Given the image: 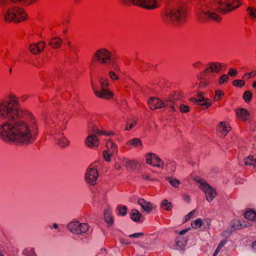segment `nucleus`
I'll list each match as a JSON object with an SVG mask.
<instances>
[{
	"label": "nucleus",
	"mask_w": 256,
	"mask_h": 256,
	"mask_svg": "<svg viewBox=\"0 0 256 256\" xmlns=\"http://www.w3.org/2000/svg\"><path fill=\"white\" fill-rule=\"evenodd\" d=\"M0 139L20 145L34 143L38 136L39 124L35 116L22 108L17 96L10 94L0 100Z\"/></svg>",
	"instance_id": "nucleus-1"
},
{
	"label": "nucleus",
	"mask_w": 256,
	"mask_h": 256,
	"mask_svg": "<svg viewBox=\"0 0 256 256\" xmlns=\"http://www.w3.org/2000/svg\"><path fill=\"white\" fill-rule=\"evenodd\" d=\"M239 6V0H215L212 4L203 6L197 10L196 14L200 20L208 18L216 21L220 20L216 12L232 10Z\"/></svg>",
	"instance_id": "nucleus-2"
},
{
	"label": "nucleus",
	"mask_w": 256,
	"mask_h": 256,
	"mask_svg": "<svg viewBox=\"0 0 256 256\" xmlns=\"http://www.w3.org/2000/svg\"><path fill=\"white\" fill-rule=\"evenodd\" d=\"M36 0H0V7L4 11V19L8 22H19L26 20L27 16L21 8L12 7V3H21L29 5L34 3Z\"/></svg>",
	"instance_id": "nucleus-3"
},
{
	"label": "nucleus",
	"mask_w": 256,
	"mask_h": 256,
	"mask_svg": "<svg viewBox=\"0 0 256 256\" xmlns=\"http://www.w3.org/2000/svg\"><path fill=\"white\" fill-rule=\"evenodd\" d=\"M186 18V12L182 7H176L166 10L163 14L162 20L166 24L180 25Z\"/></svg>",
	"instance_id": "nucleus-4"
},
{
	"label": "nucleus",
	"mask_w": 256,
	"mask_h": 256,
	"mask_svg": "<svg viewBox=\"0 0 256 256\" xmlns=\"http://www.w3.org/2000/svg\"><path fill=\"white\" fill-rule=\"evenodd\" d=\"M94 59L103 64H110L113 68L118 70V64L112 58V52L106 48L97 50L93 56Z\"/></svg>",
	"instance_id": "nucleus-5"
},
{
	"label": "nucleus",
	"mask_w": 256,
	"mask_h": 256,
	"mask_svg": "<svg viewBox=\"0 0 256 256\" xmlns=\"http://www.w3.org/2000/svg\"><path fill=\"white\" fill-rule=\"evenodd\" d=\"M98 165L99 162H96L90 164L86 170L84 180L86 184L91 186L96 184L99 176L97 170Z\"/></svg>",
	"instance_id": "nucleus-6"
},
{
	"label": "nucleus",
	"mask_w": 256,
	"mask_h": 256,
	"mask_svg": "<svg viewBox=\"0 0 256 256\" xmlns=\"http://www.w3.org/2000/svg\"><path fill=\"white\" fill-rule=\"evenodd\" d=\"M67 228L74 234L82 235L88 232L89 226L87 223L74 220L68 224Z\"/></svg>",
	"instance_id": "nucleus-7"
},
{
	"label": "nucleus",
	"mask_w": 256,
	"mask_h": 256,
	"mask_svg": "<svg viewBox=\"0 0 256 256\" xmlns=\"http://www.w3.org/2000/svg\"><path fill=\"white\" fill-rule=\"evenodd\" d=\"M198 182L200 188L205 194L206 200L212 202L217 195L216 190L203 180H199Z\"/></svg>",
	"instance_id": "nucleus-8"
},
{
	"label": "nucleus",
	"mask_w": 256,
	"mask_h": 256,
	"mask_svg": "<svg viewBox=\"0 0 256 256\" xmlns=\"http://www.w3.org/2000/svg\"><path fill=\"white\" fill-rule=\"evenodd\" d=\"M91 86L96 97L106 100H110L113 98L114 94L112 92L106 88H101L99 90L92 81L91 82Z\"/></svg>",
	"instance_id": "nucleus-9"
},
{
	"label": "nucleus",
	"mask_w": 256,
	"mask_h": 256,
	"mask_svg": "<svg viewBox=\"0 0 256 256\" xmlns=\"http://www.w3.org/2000/svg\"><path fill=\"white\" fill-rule=\"evenodd\" d=\"M146 163L153 166L160 168L164 166V162L162 160L155 154L150 153L146 156Z\"/></svg>",
	"instance_id": "nucleus-10"
},
{
	"label": "nucleus",
	"mask_w": 256,
	"mask_h": 256,
	"mask_svg": "<svg viewBox=\"0 0 256 256\" xmlns=\"http://www.w3.org/2000/svg\"><path fill=\"white\" fill-rule=\"evenodd\" d=\"M211 226V220L209 218L202 220L198 218L191 222V226L194 229H198L202 226L205 230L209 229Z\"/></svg>",
	"instance_id": "nucleus-11"
},
{
	"label": "nucleus",
	"mask_w": 256,
	"mask_h": 256,
	"mask_svg": "<svg viewBox=\"0 0 256 256\" xmlns=\"http://www.w3.org/2000/svg\"><path fill=\"white\" fill-rule=\"evenodd\" d=\"M231 130V127L228 122L222 121L216 126V130L219 136L224 138Z\"/></svg>",
	"instance_id": "nucleus-12"
},
{
	"label": "nucleus",
	"mask_w": 256,
	"mask_h": 256,
	"mask_svg": "<svg viewBox=\"0 0 256 256\" xmlns=\"http://www.w3.org/2000/svg\"><path fill=\"white\" fill-rule=\"evenodd\" d=\"M136 6L148 10H154L158 6L157 0H138Z\"/></svg>",
	"instance_id": "nucleus-13"
},
{
	"label": "nucleus",
	"mask_w": 256,
	"mask_h": 256,
	"mask_svg": "<svg viewBox=\"0 0 256 256\" xmlns=\"http://www.w3.org/2000/svg\"><path fill=\"white\" fill-rule=\"evenodd\" d=\"M92 133L89 134L85 140V144L86 146L90 148H94L98 147L100 144L98 138L94 134Z\"/></svg>",
	"instance_id": "nucleus-14"
},
{
	"label": "nucleus",
	"mask_w": 256,
	"mask_h": 256,
	"mask_svg": "<svg viewBox=\"0 0 256 256\" xmlns=\"http://www.w3.org/2000/svg\"><path fill=\"white\" fill-rule=\"evenodd\" d=\"M138 203L141 206L142 210L148 214H149L156 208V206L153 203L146 201L142 198L138 200Z\"/></svg>",
	"instance_id": "nucleus-15"
},
{
	"label": "nucleus",
	"mask_w": 256,
	"mask_h": 256,
	"mask_svg": "<svg viewBox=\"0 0 256 256\" xmlns=\"http://www.w3.org/2000/svg\"><path fill=\"white\" fill-rule=\"evenodd\" d=\"M221 64L217 62L209 63L204 70L205 73H218L222 69Z\"/></svg>",
	"instance_id": "nucleus-16"
},
{
	"label": "nucleus",
	"mask_w": 256,
	"mask_h": 256,
	"mask_svg": "<svg viewBox=\"0 0 256 256\" xmlns=\"http://www.w3.org/2000/svg\"><path fill=\"white\" fill-rule=\"evenodd\" d=\"M56 144L61 148H65L69 146L70 140L64 135L63 133L54 136Z\"/></svg>",
	"instance_id": "nucleus-17"
},
{
	"label": "nucleus",
	"mask_w": 256,
	"mask_h": 256,
	"mask_svg": "<svg viewBox=\"0 0 256 256\" xmlns=\"http://www.w3.org/2000/svg\"><path fill=\"white\" fill-rule=\"evenodd\" d=\"M149 108L151 110L160 108L164 107L163 102L158 98H152L148 100Z\"/></svg>",
	"instance_id": "nucleus-18"
},
{
	"label": "nucleus",
	"mask_w": 256,
	"mask_h": 256,
	"mask_svg": "<svg viewBox=\"0 0 256 256\" xmlns=\"http://www.w3.org/2000/svg\"><path fill=\"white\" fill-rule=\"evenodd\" d=\"M236 116L238 120L246 122L248 120L250 114L246 108H240L236 110Z\"/></svg>",
	"instance_id": "nucleus-19"
},
{
	"label": "nucleus",
	"mask_w": 256,
	"mask_h": 256,
	"mask_svg": "<svg viewBox=\"0 0 256 256\" xmlns=\"http://www.w3.org/2000/svg\"><path fill=\"white\" fill-rule=\"evenodd\" d=\"M46 46L44 42H40L35 44H31L30 46V50L33 54H36L42 52Z\"/></svg>",
	"instance_id": "nucleus-20"
},
{
	"label": "nucleus",
	"mask_w": 256,
	"mask_h": 256,
	"mask_svg": "<svg viewBox=\"0 0 256 256\" xmlns=\"http://www.w3.org/2000/svg\"><path fill=\"white\" fill-rule=\"evenodd\" d=\"M126 145L130 148H134L138 150H142L143 144L140 139L134 138L129 140L126 142Z\"/></svg>",
	"instance_id": "nucleus-21"
},
{
	"label": "nucleus",
	"mask_w": 256,
	"mask_h": 256,
	"mask_svg": "<svg viewBox=\"0 0 256 256\" xmlns=\"http://www.w3.org/2000/svg\"><path fill=\"white\" fill-rule=\"evenodd\" d=\"M112 208L108 206L104 212V220L110 226H111L114 223V218L112 216Z\"/></svg>",
	"instance_id": "nucleus-22"
},
{
	"label": "nucleus",
	"mask_w": 256,
	"mask_h": 256,
	"mask_svg": "<svg viewBox=\"0 0 256 256\" xmlns=\"http://www.w3.org/2000/svg\"><path fill=\"white\" fill-rule=\"evenodd\" d=\"M122 162L125 166L130 170L134 169L138 166V162L134 160L124 158H122Z\"/></svg>",
	"instance_id": "nucleus-23"
},
{
	"label": "nucleus",
	"mask_w": 256,
	"mask_h": 256,
	"mask_svg": "<svg viewBox=\"0 0 256 256\" xmlns=\"http://www.w3.org/2000/svg\"><path fill=\"white\" fill-rule=\"evenodd\" d=\"M62 44V40L59 37H53L48 42L49 46L53 48H58Z\"/></svg>",
	"instance_id": "nucleus-24"
},
{
	"label": "nucleus",
	"mask_w": 256,
	"mask_h": 256,
	"mask_svg": "<svg viewBox=\"0 0 256 256\" xmlns=\"http://www.w3.org/2000/svg\"><path fill=\"white\" fill-rule=\"evenodd\" d=\"M108 152L112 154H116L118 151L116 145L110 140H108L106 144Z\"/></svg>",
	"instance_id": "nucleus-25"
},
{
	"label": "nucleus",
	"mask_w": 256,
	"mask_h": 256,
	"mask_svg": "<svg viewBox=\"0 0 256 256\" xmlns=\"http://www.w3.org/2000/svg\"><path fill=\"white\" fill-rule=\"evenodd\" d=\"M230 226L234 229H240L249 226L248 224H246L240 222V220L237 219L233 220L230 222Z\"/></svg>",
	"instance_id": "nucleus-26"
},
{
	"label": "nucleus",
	"mask_w": 256,
	"mask_h": 256,
	"mask_svg": "<svg viewBox=\"0 0 256 256\" xmlns=\"http://www.w3.org/2000/svg\"><path fill=\"white\" fill-rule=\"evenodd\" d=\"M94 133H96L99 135H103L106 136H110L114 135V132L112 131H107L104 130H100L98 128H94Z\"/></svg>",
	"instance_id": "nucleus-27"
},
{
	"label": "nucleus",
	"mask_w": 256,
	"mask_h": 256,
	"mask_svg": "<svg viewBox=\"0 0 256 256\" xmlns=\"http://www.w3.org/2000/svg\"><path fill=\"white\" fill-rule=\"evenodd\" d=\"M130 218L134 222L140 220L142 215L136 209L132 210L130 212Z\"/></svg>",
	"instance_id": "nucleus-28"
},
{
	"label": "nucleus",
	"mask_w": 256,
	"mask_h": 256,
	"mask_svg": "<svg viewBox=\"0 0 256 256\" xmlns=\"http://www.w3.org/2000/svg\"><path fill=\"white\" fill-rule=\"evenodd\" d=\"M244 218L251 221H256V212L250 210L244 214Z\"/></svg>",
	"instance_id": "nucleus-29"
},
{
	"label": "nucleus",
	"mask_w": 256,
	"mask_h": 256,
	"mask_svg": "<svg viewBox=\"0 0 256 256\" xmlns=\"http://www.w3.org/2000/svg\"><path fill=\"white\" fill-rule=\"evenodd\" d=\"M164 107H168L170 108V110L171 112H174L176 111L175 108L174 106V102L170 98H169L168 99L166 100L164 102H163Z\"/></svg>",
	"instance_id": "nucleus-30"
},
{
	"label": "nucleus",
	"mask_w": 256,
	"mask_h": 256,
	"mask_svg": "<svg viewBox=\"0 0 256 256\" xmlns=\"http://www.w3.org/2000/svg\"><path fill=\"white\" fill-rule=\"evenodd\" d=\"M176 242L178 248L182 249L186 244V240L184 237L178 236Z\"/></svg>",
	"instance_id": "nucleus-31"
},
{
	"label": "nucleus",
	"mask_w": 256,
	"mask_h": 256,
	"mask_svg": "<svg viewBox=\"0 0 256 256\" xmlns=\"http://www.w3.org/2000/svg\"><path fill=\"white\" fill-rule=\"evenodd\" d=\"M166 180L175 188H178L180 184L178 179L172 177H166Z\"/></svg>",
	"instance_id": "nucleus-32"
},
{
	"label": "nucleus",
	"mask_w": 256,
	"mask_h": 256,
	"mask_svg": "<svg viewBox=\"0 0 256 256\" xmlns=\"http://www.w3.org/2000/svg\"><path fill=\"white\" fill-rule=\"evenodd\" d=\"M137 121L136 120L130 119L128 120L126 122V126L124 130L126 131H129L136 126Z\"/></svg>",
	"instance_id": "nucleus-33"
},
{
	"label": "nucleus",
	"mask_w": 256,
	"mask_h": 256,
	"mask_svg": "<svg viewBox=\"0 0 256 256\" xmlns=\"http://www.w3.org/2000/svg\"><path fill=\"white\" fill-rule=\"evenodd\" d=\"M22 254L24 256H37L34 250L32 248H28L24 250Z\"/></svg>",
	"instance_id": "nucleus-34"
},
{
	"label": "nucleus",
	"mask_w": 256,
	"mask_h": 256,
	"mask_svg": "<svg viewBox=\"0 0 256 256\" xmlns=\"http://www.w3.org/2000/svg\"><path fill=\"white\" fill-rule=\"evenodd\" d=\"M245 164L246 165L256 166V157L252 156H248L245 161Z\"/></svg>",
	"instance_id": "nucleus-35"
},
{
	"label": "nucleus",
	"mask_w": 256,
	"mask_h": 256,
	"mask_svg": "<svg viewBox=\"0 0 256 256\" xmlns=\"http://www.w3.org/2000/svg\"><path fill=\"white\" fill-rule=\"evenodd\" d=\"M161 206L166 210H170L172 208V204L167 200H164L161 202Z\"/></svg>",
	"instance_id": "nucleus-36"
},
{
	"label": "nucleus",
	"mask_w": 256,
	"mask_h": 256,
	"mask_svg": "<svg viewBox=\"0 0 256 256\" xmlns=\"http://www.w3.org/2000/svg\"><path fill=\"white\" fill-rule=\"evenodd\" d=\"M110 70L108 72V76L110 79L112 80H118L119 79V76L116 73V72H118L120 70V68H118V70Z\"/></svg>",
	"instance_id": "nucleus-37"
},
{
	"label": "nucleus",
	"mask_w": 256,
	"mask_h": 256,
	"mask_svg": "<svg viewBox=\"0 0 256 256\" xmlns=\"http://www.w3.org/2000/svg\"><path fill=\"white\" fill-rule=\"evenodd\" d=\"M99 83L101 88H106L109 86L108 80L106 78H100L99 80Z\"/></svg>",
	"instance_id": "nucleus-38"
},
{
	"label": "nucleus",
	"mask_w": 256,
	"mask_h": 256,
	"mask_svg": "<svg viewBox=\"0 0 256 256\" xmlns=\"http://www.w3.org/2000/svg\"><path fill=\"white\" fill-rule=\"evenodd\" d=\"M118 214L121 216H124L127 214V208L124 206H118L117 207Z\"/></svg>",
	"instance_id": "nucleus-39"
},
{
	"label": "nucleus",
	"mask_w": 256,
	"mask_h": 256,
	"mask_svg": "<svg viewBox=\"0 0 256 256\" xmlns=\"http://www.w3.org/2000/svg\"><path fill=\"white\" fill-rule=\"evenodd\" d=\"M224 92L220 90H216L215 91V95L214 98V101H218L222 98L224 96Z\"/></svg>",
	"instance_id": "nucleus-40"
},
{
	"label": "nucleus",
	"mask_w": 256,
	"mask_h": 256,
	"mask_svg": "<svg viewBox=\"0 0 256 256\" xmlns=\"http://www.w3.org/2000/svg\"><path fill=\"white\" fill-rule=\"evenodd\" d=\"M212 102L209 98H206L202 102H200L198 103L200 106H204L205 108H208L212 105Z\"/></svg>",
	"instance_id": "nucleus-41"
},
{
	"label": "nucleus",
	"mask_w": 256,
	"mask_h": 256,
	"mask_svg": "<svg viewBox=\"0 0 256 256\" xmlns=\"http://www.w3.org/2000/svg\"><path fill=\"white\" fill-rule=\"evenodd\" d=\"M246 10L249 16L256 20V8L254 7H248L247 8Z\"/></svg>",
	"instance_id": "nucleus-42"
},
{
	"label": "nucleus",
	"mask_w": 256,
	"mask_h": 256,
	"mask_svg": "<svg viewBox=\"0 0 256 256\" xmlns=\"http://www.w3.org/2000/svg\"><path fill=\"white\" fill-rule=\"evenodd\" d=\"M252 94L250 91H246L243 94V98L244 100L248 102L250 101L252 98Z\"/></svg>",
	"instance_id": "nucleus-43"
},
{
	"label": "nucleus",
	"mask_w": 256,
	"mask_h": 256,
	"mask_svg": "<svg viewBox=\"0 0 256 256\" xmlns=\"http://www.w3.org/2000/svg\"><path fill=\"white\" fill-rule=\"evenodd\" d=\"M232 84L234 86L242 88L244 85L245 82L243 80H236L233 81Z\"/></svg>",
	"instance_id": "nucleus-44"
},
{
	"label": "nucleus",
	"mask_w": 256,
	"mask_h": 256,
	"mask_svg": "<svg viewBox=\"0 0 256 256\" xmlns=\"http://www.w3.org/2000/svg\"><path fill=\"white\" fill-rule=\"evenodd\" d=\"M113 154H114L104 150L103 152L102 156L106 161L110 162V157Z\"/></svg>",
	"instance_id": "nucleus-45"
},
{
	"label": "nucleus",
	"mask_w": 256,
	"mask_h": 256,
	"mask_svg": "<svg viewBox=\"0 0 256 256\" xmlns=\"http://www.w3.org/2000/svg\"><path fill=\"white\" fill-rule=\"evenodd\" d=\"M170 98L175 102L180 100L182 98V96L180 93L178 92H176Z\"/></svg>",
	"instance_id": "nucleus-46"
},
{
	"label": "nucleus",
	"mask_w": 256,
	"mask_h": 256,
	"mask_svg": "<svg viewBox=\"0 0 256 256\" xmlns=\"http://www.w3.org/2000/svg\"><path fill=\"white\" fill-rule=\"evenodd\" d=\"M166 168L168 170H170V172H174L176 170V164L174 162H170L166 165Z\"/></svg>",
	"instance_id": "nucleus-47"
},
{
	"label": "nucleus",
	"mask_w": 256,
	"mask_h": 256,
	"mask_svg": "<svg viewBox=\"0 0 256 256\" xmlns=\"http://www.w3.org/2000/svg\"><path fill=\"white\" fill-rule=\"evenodd\" d=\"M256 76V71L254 70L251 72H248L245 74L243 76L242 78L244 79H249L250 78H252Z\"/></svg>",
	"instance_id": "nucleus-48"
},
{
	"label": "nucleus",
	"mask_w": 256,
	"mask_h": 256,
	"mask_svg": "<svg viewBox=\"0 0 256 256\" xmlns=\"http://www.w3.org/2000/svg\"><path fill=\"white\" fill-rule=\"evenodd\" d=\"M229 78L228 75L224 74H222L219 80V84H222L224 82H227Z\"/></svg>",
	"instance_id": "nucleus-49"
},
{
	"label": "nucleus",
	"mask_w": 256,
	"mask_h": 256,
	"mask_svg": "<svg viewBox=\"0 0 256 256\" xmlns=\"http://www.w3.org/2000/svg\"><path fill=\"white\" fill-rule=\"evenodd\" d=\"M180 110L182 112H188L190 111V108L184 104H182L180 106Z\"/></svg>",
	"instance_id": "nucleus-50"
},
{
	"label": "nucleus",
	"mask_w": 256,
	"mask_h": 256,
	"mask_svg": "<svg viewBox=\"0 0 256 256\" xmlns=\"http://www.w3.org/2000/svg\"><path fill=\"white\" fill-rule=\"evenodd\" d=\"M123 3L126 4H133L134 5L136 4L138 0H120Z\"/></svg>",
	"instance_id": "nucleus-51"
},
{
	"label": "nucleus",
	"mask_w": 256,
	"mask_h": 256,
	"mask_svg": "<svg viewBox=\"0 0 256 256\" xmlns=\"http://www.w3.org/2000/svg\"><path fill=\"white\" fill-rule=\"evenodd\" d=\"M196 212V210H194L190 212L184 218L185 221H187L188 220L194 217V214Z\"/></svg>",
	"instance_id": "nucleus-52"
},
{
	"label": "nucleus",
	"mask_w": 256,
	"mask_h": 256,
	"mask_svg": "<svg viewBox=\"0 0 256 256\" xmlns=\"http://www.w3.org/2000/svg\"><path fill=\"white\" fill-rule=\"evenodd\" d=\"M206 99V98L204 97L202 94H200L198 96V98H194V100L196 101V102L197 104L200 102H202Z\"/></svg>",
	"instance_id": "nucleus-53"
},
{
	"label": "nucleus",
	"mask_w": 256,
	"mask_h": 256,
	"mask_svg": "<svg viewBox=\"0 0 256 256\" xmlns=\"http://www.w3.org/2000/svg\"><path fill=\"white\" fill-rule=\"evenodd\" d=\"M144 236V234L142 232H138V233H136V234H130V235H129V237L130 238H137L140 236Z\"/></svg>",
	"instance_id": "nucleus-54"
},
{
	"label": "nucleus",
	"mask_w": 256,
	"mask_h": 256,
	"mask_svg": "<svg viewBox=\"0 0 256 256\" xmlns=\"http://www.w3.org/2000/svg\"><path fill=\"white\" fill-rule=\"evenodd\" d=\"M228 74L231 76H234L238 74V72L236 69L230 68L229 70Z\"/></svg>",
	"instance_id": "nucleus-55"
},
{
	"label": "nucleus",
	"mask_w": 256,
	"mask_h": 256,
	"mask_svg": "<svg viewBox=\"0 0 256 256\" xmlns=\"http://www.w3.org/2000/svg\"><path fill=\"white\" fill-rule=\"evenodd\" d=\"M202 66V63L200 61H197L192 64V66L194 68L200 69Z\"/></svg>",
	"instance_id": "nucleus-56"
},
{
	"label": "nucleus",
	"mask_w": 256,
	"mask_h": 256,
	"mask_svg": "<svg viewBox=\"0 0 256 256\" xmlns=\"http://www.w3.org/2000/svg\"><path fill=\"white\" fill-rule=\"evenodd\" d=\"M209 84V82L206 80H204L203 82H202L200 84V88H204L206 86H208Z\"/></svg>",
	"instance_id": "nucleus-57"
},
{
	"label": "nucleus",
	"mask_w": 256,
	"mask_h": 256,
	"mask_svg": "<svg viewBox=\"0 0 256 256\" xmlns=\"http://www.w3.org/2000/svg\"><path fill=\"white\" fill-rule=\"evenodd\" d=\"M114 168L118 170H119L122 168V164L118 162H116L115 163Z\"/></svg>",
	"instance_id": "nucleus-58"
},
{
	"label": "nucleus",
	"mask_w": 256,
	"mask_h": 256,
	"mask_svg": "<svg viewBox=\"0 0 256 256\" xmlns=\"http://www.w3.org/2000/svg\"><path fill=\"white\" fill-rule=\"evenodd\" d=\"M190 230V228H188V229H185V230H184L180 232H179L178 234L180 235L179 236H182V235H184V234H185L186 232H188V231Z\"/></svg>",
	"instance_id": "nucleus-59"
},
{
	"label": "nucleus",
	"mask_w": 256,
	"mask_h": 256,
	"mask_svg": "<svg viewBox=\"0 0 256 256\" xmlns=\"http://www.w3.org/2000/svg\"><path fill=\"white\" fill-rule=\"evenodd\" d=\"M226 240H222L221 241L220 244H218V247L220 248H222L224 245L226 244Z\"/></svg>",
	"instance_id": "nucleus-60"
},
{
	"label": "nucleus",
	"mask_w": 256,
	"mask_h": 256,
	"mask_svg": "<svg viewBox=\"0 0 256 256\" xmlns=\"http://www.w3.org/2000/svg\"><path fill=\"white\" fill-rule=\"evenodd\" d=\"M50 228L58 229L59 226L57 224L54 223L52 226H50Z\"/></svg>",
	"instance_id": "nucleus-61"
},
{
	"label": "nucleus",
	"mask_w": 256,
	"mask_h": 256,
	"mask_svg": "<svg viewBox=\"0 0 256 256\" xmlns=\"http://www.w3.org/2000/svg\"><path fill=\"white\" fill-rule=\"evenodd\" d=\"M221 248H218H218H216V250L214 252V254H213V256H216V255L218 254V252H220Z\"/></svg>",
	"instance_id": "nucleus-62"
},
{
	"label": "nucleus",
	"mask_w": 256,
	"mask_h": 256,
	"mask_svg": "<svg viewBox=\"0 0 256 256\" xmlns=\"http://www.w3.org/2000/svg\"><path fill=\"white\" fill-rule=\"evenodd\" d=\"M184 200L188 202H189L190 201V197L188 195H184Z\"/></svg>",
	"instance_id": "nucleus-63"
},
{
	"label": "nucleus",
	"mask_w": 256,
	"mask_h": 256,
	"mask_svg": "<svg viewBox=\"0 0 256 256\" xmlns=\"http://www.w3.org/2000/svg\"><path fill=\"white\" fill-rule=\"evenodd\" d=\"M252 248L253 250L256 252V241L253 242Z\"/></svg>",
	"instance_id": "nucleus-64"
}]
</instances>
